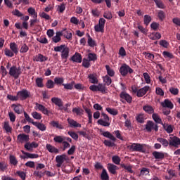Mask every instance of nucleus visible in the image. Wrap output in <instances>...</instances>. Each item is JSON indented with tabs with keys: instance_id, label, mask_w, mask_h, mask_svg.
Returning <instances> with one entry per match:
<instances>
[{
	"instance_id": "nucleus-21",
	"label": "nucleus",
	"mask_w": 180,
	"mask_h": 180,
	"mask_svg": "<svg viewBox=\"0 0 180 180\" xmlns=\"http://www.w3.org/2000/svg\"><path fill=\"white\" fill-rule=\"evenodd\" d=\"M162 108H168V109H174V104L169 99H165L160 103Z\"/></svg>"
},
{
	"instance_id": "nucleus-41",
	"label": "nucleus",
	"mask_w": 180,
	"mask_h": 180,
	"mask_svg": "<svg viewBox=\"0 0 180 180\" xmlns=\"http://www.w3.org/2000/svg\"><path fill=\"white\" fill-rule=\"evenodd\" d=\"M97 91H98V92H101L102 94H106L108 89H106V86H105V85L102 84H98L97 85Z\"/></svg>"
},
{
	"instance_id": "nucleus-59",
	"label": "nucleus",
	"mask_w": 180,
	"mask_h": 180,
	"mask_svg": "<svg viewBox=\"0 0 180 180\" xmlns=\"http://www.w3.org/2000/svg\"><path fill=\"white\" fill-rule=\"evenodd\" d=\"M54 82L56 84V85H61L64 82V78L63 77H55L54 78Z\"/></svg>"
},
{
	"instance_id": "nucleus-13",
	"label": "nucleus",
	"mask_w": 180,
	"mask_h": 180,
	"mask_svg": "<svg viewBox=\"0 0 180 180\" xmlns=\"http://www.w3.org/2000/svg\"><path fill=\"white\" fill-rule=\"evenodd\" d=\"M30 140V138L29 135H26L25 134H20L17 136V141L18 143H29V141Z\"/></svg>"
},
{
	"instance_id": "nucleus-33",
	"label": "nucleus",
	"mask_w": 180,
	"mask_h": 180,
	"mask_svg": "<svg viewBox=\"0 0 180 180\" xmlns=\"http://www.w3.org/2000/svg\"><path fill=\"white\" fill-rule=\"evenodd\" d=\"M33 125L35 126L36 127H37V129H39V130H41V131H44L46 129V125H44V124H41L40 122H32Z\"/></svg>"
},
{
	"instance_id": "nucleus-55",
	"label": "nucleus",
	"mask_w": 180,
	"mask_h": 180,
	"mask_svg": "<svg viewBox=\"0 0 180 180\" xmlns=\"http://www.w3.org/2000/svg\"><path fill=\"white\" fill-rule=\"evenodd\" d=\"M155 4L157 5L158 8L160 9H165V6L161 0H154Z\"/></svg>"
},
{
	"instance_id": "nucleus-40",
	"label": "nucleus",
	"mask_w": 180,
	"mask_h": 180,
	"mask_svg": "<svg viewBox=\"0 0 180 180\" xmlns=\"http://www.w3.org/2000/svg\"><path fill=\"white\" fill-rule=\"evenodd\" d=\"M143 109L148 115L154 114V108L151 105H144Z\"/></svg>"
},
{
	"instance_id": "nucleus-39",
	"label": "nucleus",
	"mask_w": 180,
	"mask_h": 180,
	"mask_svg": "<svg viewBox=\"0 0 180 180\" xmlns=\"http://www.w3.org/2000/svg\"><path fill=\"white\" fill-rule=\"evenodd\" d=\"M143 56H145V58L146 60H148L149 61H154V58H155V56L153 53H150L148 52H143Z\"/></svg>"
},
{
	"instance_id": "nucleus-30",
	"label": "nucleus",
	"mask_w": 180,
	"mask_h": 180,
	"mask_svg": "<svg viewBox=\"0 0 180 180\" xmlns=\"http://www.w3.org/2000/svg\"><path fill=\"white\" fill-rule=\"evenodd\" d=\"M10 49L14 54L17 55L19 53V49L18 48V44L15 42H11L10 44Z\"/></svg>"
},
{
	"instance_id": "nucleus-23",
	"label": "nucleus",
	"mask_w": 180,
	"mask_h": 180,
	"mask_svg": "<svg viewBox=\"0 0 180 180\" xmlns=\"http://www.w3.org/2000/svg\"><path fill=\"white\" fill-rule=\"evenodd\" d=\"M11 108H13V110L17 115H20L23 109V107L20 104H12Z\"/></svg>"
},
{
	"instance_id": "nucleus-43",
	"label": "nucleus",
	"mask_w": 180,
	"mask_h": 180,
	"mask_svg": "<svg viewBox=\"0 0 180 180\" xmlns=\"http://www.w3.org/2000/svg\"><path fill=\"white\" fill-rule=\"evenodd\" d=\"M101 179L109 180V174H108V172L105 169H103V171L101 174Z\"/></svg>"
},
{
	"instance_id": "nucleus-47",
	"label": "nucleus",
	"mask_w": 180,
	"mask_h": 180,
	"mask_svg": "<svg viewBox=\"0 0 180 180\" xmlns=\"http://www.w3.org/2000/svg\"><path fill=\"white\" fill-rule=\"evenodd\" d=\"M35 82L38 88H43V86H44V84H43V78L41 77H37L35 80Z\"/></svg>"
},
{
	"instance_id": "nucleus-19",
	"label": "nucleus",
	"mask_w": 180,
	"mask_h": 180,
	"mask_svg": "<svg viewBox=\"0 0 180 180\" xmlns=\"http://www.w3.org/2000/svg\"><path fill=\"white\" fill-rule=\"evenodd\" d=\"M47 60H49V58L41 55V53H39L38 55L33 57V61L44 63V61H47Z\"/></svg>"
},
{
	"instance_id": "nucleus-54",
	"label": "nucleus",
	"mask_w": 180,
	"mask_h": 180,
	"mask_svg": "<svg viewBox=\"0 0 180 180\" xmlns=\"http://www.w3.org/2000/svg\"><path fill=\"white\" fill-rule=\"evenodd\" d=\"M51 126H53V127H56V129H64L63 125H61V124L58 123V122L57 121H52L51 122Z\"/></svg>"
},
{
	"instance_id": "nucleus-8",
	"label": "nucleus",
	"mask_w": 180,
	"mask_h": 180,
	"mask_svg": "<svg viewBox=\"0 0 180 180\" xmlns=\"http://www.w3.org/2000/svg\"><path fill=\"white\" fill-rule=\"evenodd\" d=\"M120 101L124 103V101L127 103H131L133 102V97L127 94L126 91H122L120 94Z\"/></svg>"
},
{
	"instance_id": "nucleus-14",
	"label": "nucleus",
	"mask_w": 180,
	"mask_h": 180,
	"mask_svg": "<svg viewBox=\"0 0 180 180\" xmlns=\"http://www.w3.org/2000/svg\"><path fill=\"white\" fill-rule=\"evenodd\" d=\"M129 148L132 151H138L139 153L143 152V150L144 148V146L141 145V143H131V146H129Z\"/></svg>"
},
{
	"instance_id": "nucleus-2",
	"label": "nucleus",
	"mask_w": 180,
	"mask_h": 180,
	"mask_svg": "<svg viewBox=\"0 0 180 180\" xmlns=\"http://www.w3.org/2000/svg\"><path fill=\"white\" fill-rule=\"evenodd\" d=\"M131 92L133 95H136L137 98H143V96H144V95H146L147 92L150 91V87L149 86H145L144 87L139 89L137 86L132 85L131 86Z\"/></svg>"
},
{
	"instance_id": "nucleus-48",
	"label": "nucleus",
	"mask_w": 180,
	"mask_h": 180,
	"mask_svg": "<svg viewBox=\"0 0 180 180\" xmlns=\"http://www.w3.org/2000/svg\"><path fill=\"white\" fill-rule=\"evenodd\" d=\"M105 110H107L110 115H112V116H116L119 113L117 110L115 108H106Z\"/></svg>"
},
{
	"instance_id": "nucleus-45",
	"label": "nucleus",
	"mask_w": 180,
	"mask_h": 180,
	"mask_svg": "<svg viewBox=\"0 0 180 180\" xmlns=\"http://www.w3.org/2000/svg\"><path fill=\"white\" fill-rule=\"evenodd\" d=\"M27 12L29 15L31 16H34V18H37V13L36 12V10L33 7H30L27 9Z\"/></svg>"
},
{
	"instance_id": "nucleus-64",
	"label": "nucleus",
	"mask_w": 180,
	"mask_h": 180,
	"mask_svg": "<svg viewBox=\"0 0 180 180\" xmlns=\"http://www.w3.org/2000/svg\"><path fill=\"white\" fill-rule=\"evenodd\" d=\"M158 17L159 18L160 20H164V19H165V13L162 11H160L158 13Z\"/></svg>"
},
{
	"instance_id": "nucleus-10",
	"label": "nucleus",
	"mask_w": 180,
	"mask_h": 180,
	"mask_svg": "<svg viewBox=\"0 0 180 180\" xmlns=\"http://www.w3.org/2000/svg\"><path fill=\"white\" fill-rule=\"evenodd\" d=\"M145 129L146 131H148V133H151L153 130H155V131H158V125H157V124L154 123L153 121H148L145 125Z\"/></svg>"
},
{
	"instance_id": "nucleus-12",
	"label": "nucleus",
	"mask_w": 180,
	"mask_h": 180,
	"mask_svg": "<svg viewBox=\"0 0 180 180\" xmlns=\"http://www.w3.org/2000/svg\"><path fill=\"white\" fill-rule=\"evenodd\" d=\"M169 146L178 148L180 146V139L176 136H170L169 139Z\"/></svg>"
},
{
	"instance_id": "nucleus-26",
	"label": "nucleus",
	"mask_w": 180,
	"mask_h": 180,
	"mask_svg": "<svg viewBox=\"0 0 180 180\" xmlns=\"http://www.w3.org/2000/svg\"><path fill=\"white\" fill-rule=\"evenodd\" d=\"M51 102L52 103L56 105V106H58V108H61L63 105V101L57 97H53L51 98Z\"/></svg>"
},
{
	"instance_id": "nucleus-6",
	"label": "nucleus",
	"mask_w": 180,
	"mask_h": 180,
	"mask_svg": "<svg viewBox=\"0 0 180 180\" xmlns=\"http://www.w3.org/2000/svg\"><path fill=\"white\" fill-rule=\"evenodd\" d=\"M8 74L11 77L15 78V79H18L22 74V69H20V67L18 68L15 65H13L10 68Z\"/></svg>"
},
{
	"instance_id": "nucleus-31",
	"label": "nucleus",
	"mask_w": 180,
	"mask_h": 180,
	"mask_svg": "<svg viewBox=\"0 0 180 180\" xmlns=\"http://www.w3.org/2000/svg\"><path fill=\"white\" fill-rule=\"evenodd\" d=\"M105 70L108 77H115V70L109 65H105Z\"/></svg>"
},
{
	"instance_id": "nucleus-62",
	"label": "nucleus",
	"mask_w": 180,
	"mask_h": 180,
	"mask_svg": "<svg viewBox=\"0 0 180 180\" xmlns=\"http://www.w3.org/2000/svg\"><path fill=\"white\" fill-rule=\"evenodd\" d=\"M32 116L37 120H41V114H40L36 111L32 112Z\"/></svg>"
},
{
	"instance_id": "nucleus-58",
	"label": "nucleus",
	"mask_w": 180,
	"mask_h": 180,
	"mask_svg": "<svg viewBox=\"0 0 180 180\" xmlns=\"http://www.w3.org/2000/svg\"><path fill=\"white\" fill-rule=\"evenodd\" d=\"M150 28L152 30H154L155 32L158 30L160 29V23H158L156 22H153L150 24Z\"/></svg>"
},
{
	"instance_id": "nucleus-56",
	"label": "nucleus",
	"mask_w": 180,
	"mask_h": 180,
	"mask_svg": "<svg viewBox=\"0 0 180 180\" xmlns=\"http://www.w3.org/2000/svg\"><path fill=\"white\" fill-rule=\"evenodd\" d=\"M55 143H58L59 144L63 143L64 141V137L61 136H56L53 138Z\"/></svg>"
},
{
	"instance_id": "nucleus-61",
	"label": "nucleus",
	"mask_w": 180,
	"mask_h": 180,
	"mask_svg": "<svg viewBox=\"0 0 180 180\" xmlns=\"http://www.w3.org/2000/svg\"><path fill=\"white\" fill-rule=\"evenodd\" d=\"M4 54L7 56V57H13V56H15V53L8 48L5 49Z\"/></svg>"
},
{
	"instance_id": "nucleus-4",
	"label": "nucleus",
	"mask_w": 180,
	"mask_h": 180,
	"mask_svg": "<svg viewBox=\"0 0 180 180\" xmlns=\"http://www.w3.org/2000/svg\"><path fill=\"white\" fill-rule=\"evenodd\" d=\"M106 20L103 18H101L98 20V23L94 26V30L97 33H105V24Z\"/></svg>"
},
{
	"instance_id": "nucleus-29",
	"label": "nucleus",
	"mask_w": 180,
	"mask_h": 180,
	"mask_svg": "<svg viewBox=\"0 0 180 180\" xmlns=\"http://www.w3.org/2000/svg\"><path fill=\"white\" fill-rule=\"evenodd\" d=\"M149 39L150 40H160L161 39V34L160 32H152L149 35Z\"/></svg>"
},
{
	"instance_id": "nucleus-46",
	"label": "nucleus",
	"mask_w": 180,
	"mask_h": 180,
	"mask_svg": "<svg viewBox=\"0 0 180 180\" xmlns=\"http://www.w3.org/2000/svg\"><path fill=\"white\" fill-rule=\"evenodd\" d=\"M121 168H124L130 174H133V167L130 165H126L124 164H121Z\"/></svg>"
},
{
	"instance_id": "nucleus-37",
	"label": "nucleus",
	"mask_w": 180,
	"mask_h": 180,
	"mask_svg": "<svg viewBox=\"0 0 180 180\" xmlns=\"http://www.w3.org/2000/svg\"><path fill=\"white\" fill-rule=\"evenodd\" d=\"M152 117L154 122H155V123H158L159 124H162V120L161 119V117H160V115H158V114L153 113L152 115Z\"/></svg>"
},
{
	"instance_id": "nucleus-52",
	"label": "nucleus",
	"mask_w": 180,
	"mask_h": 180,
	"mask_svg": "<svg viewBox=\"0 0 180 180\" xmlns=\"http://www.w3.org/2000/svg\"><path fill=\"white\" fill-rule=\"evenodd\" d=\"M82 67H84V68H89V67H91L90 60H89V59H86V58H83Z\"/></svg>"
},
{
	"instance_id": "nucleus-36",
	"label": "nucleus",
	"mask_w": 180,
	"mask_h": 180,
	"mask_svg": "<svg viewBox=\"0 0 180 180\" xmlns=\"http://www.w3.org/2000/svg\"><path fill=\"white\" fill-rule=\"evenodd\" d=\"M84 110H85L86 113H87L88 115L89 123L90 124H92V111L87 107H84Z\"/></svg>"
},
{
	"instance_id": "nucleus-38",
	"label": "nucleus",
	"mask_w": 180,
	"mask_h": 180,
	"mask_svg": "<svg viewBox=\"0 0 180 180\" xmlns=\"http://www.w3.org/2000/svg\"><path fill=\"white\" fill-rule=\"evenodd\" d=\"M77 116H82L84 115V110L79 107L74 108L72 110Z\"/></svg>"
},
{
	"instance_id": "nucleus-11",
	"label": "nucleus",
	"mask_w": 180,
	"mask_h": 180,
	"mask_svg": "<svg viewBox=\"0 0 180 180\" xmlns=\"http://www.w3.org/2000/svg\"><path fill=\"white\" fill-rule=\"evenodd\" d=\"M35 110H39V112H41L44 115H52L53 113L51 111L49 110L47 108H46L44 105L39 104V103H35Z\"/></svg>"
},
{
	"instance_id": "nucleus-28",
	"label": "nucleus",
	"mask_w": 180,
	"mask_h": 180,
	"mask_svg": "<svg viewBox=\"0 0 180 180\" xmlns=\"http://www.w3.org/2000/svg\"><path fill=\"white\" fill-rule=\"evenodd\" d=\"M61 36H63V32H56V35L52 37L53 43H60L61 41Z\"/></svg>"
},
{
	"instance_id": "nucleus-3",
	"label": "nucleus",
	"mask_w": 180,
	"mask_h": 180,
	"mask_svg": "<svg viewBox=\"0 0 180 180\" xmlns=\"http://www.w3.org/2000/svg\"><path fill=\"white\" fill-rule=\"evenodd\" d=\"M101 117L103 118L97 121L98 124L103 126L104 127H109L110 126V118H109V116L104 112H102Z\"/></svg>"
},
{
	"instance_id": "nucleus-63",
	"label": "nucleus",
	"mask_w": 180,
	"mask_h": 180,
	"mask_svg": "<svg viewBox=\"0 0 180 180\" xmlns=\"http://www.w3.org/2000/svg\"><path fill=\"white\" fill-rule=\"evenodd\" d=\"M136 121L139 123H144V114H139L136 116Z\"/></svg>"
},
{
	"instance_id": "nucleus-20",
	"label": "nucleus",
	"mask_w": 180,
	"mask_h": 180,
	"mask_svg": "<svg viewBox=\"0 0 180 180\" xmlns=\"http://www.w3.org/2000/svg\"><path fill=\"white\" fill-rule=\"evenodd\" d=\"M107 168H108L109 172L110 174H112V175H116V174H117L116 171H117L119 169L117 166H116V165H115L112 163H108V166H107Z\"/></svg>"
},
{
	"instance_id": "nucleus-16",
	"label": "nucleus",
	"mask_w": 180,
	"mask_h": 180,
	"mask_svg": "<svg viewBox=\"0 0 180 180\" xmlns=\"http://www.w3.org/2000/svg\"><path fill=\"white\" fill-rule=\"evenodd\" d=\"M46 148L49 153H51L52 154H58V153H60V150H58V148H56V146L50 143H47L46 145Z\"/></svg>"
},
{
	"instance_id": "nucleus-27",
	"label": "nucleus",
	"mask_w": 180,
	"mask_h": 180,
	"mask_svg": "<svg viewBox=\"0 0 180 180\" xmlns=\"http://www.w3.org/2000/svg\"><path fill=\"white\" fill-rule=\"evenodd\" d=\"M101 134H102V136H103V137H106L107 139H109L112 141H116V140H117L116 137H115V136H113V134H110V132H109L108 131L102 132Z\"/></svg>"
},
{
	"instance_id": "nucleus-18",
	"label": "nucleus",
	"mask_w": 180,
	"mask_h": 180,
	"mask_svg": "<svg viewBox=\"0 0 180 180\" xmlns=\"http://www.w3.org/2000/svg\"><path fill=\"white\" fill-rule=\"evenodd\" d=\"M70 60L73 61V63H82V56H81V53L76 52L75 55H73Z\"/></svg>"
},
{
	"instance_id": "nucleus-32",
	"label": "nucleus",
	"mask_w": 180,
	"mask_h": 180,
	"mask_svg": "<svg viewBox=\"0 0 180 180\" xmlns=\"http://www.w3.org/2000/svg\"><path fill=\"white\" fill-rule=\"evenodd\" d=\"M9 160H10V164H11V165H13L14 167H16L19 162L18 161V159L16 158V156L13 155H10Z\"/></svg>"
},
{
	"instance_id": "nucleus-24",
	"label": "nucleus",
	"mask_w": 180,
	"mask_h": 180,
	"mask_svg": "<svg viewBox=\"0 0 180 180\" xmlns=\"http://www.w3.org/2000/svg\"><path fill=\"white\" fill-rule=\"evenodd\" d=\"M89 81L91 84H98L99 80L98 79V75L96 74H90L88 76Z\"/></svg>"
},
{
	"instance_id": "nucleus-42",
	"label": "nucleus",
	"mask_w": 180,
	"mask_h": 180,
	"mask_svg": "<svg viewBox=\"0 0 180 180\" xmlns=\"http://www.w3.org/2000/svg\"><path fill=\"white\" fill-rule=\"evenodd\" d=\"M62 32H63V36H64L65 39H68V40H70V39H72V33H71V31L65 30L62 31Z\"/></svg>"
},
{
	"instance_id": "nucleus-9",
	"label": "nucleus",
	"mask_w": 180,
	"mask_h": 180,
	"mask_svg": "<svg viewBox=\"0 0 180 180\" xmlns=\"http://www.w3.org/2000/svg\"><path fill=\"white\" fill-rule=\"evenodd\" d=\"M18 100L26 101V99L30 98V91L27 89H22L17 93Z\"/></svg>"
},
{
	"instance_id": "nucleus-35",
	"label": "nucleus",
	"mask_w": 180,
	"mask_h": 180,
	"mask_svg": "<svg viewBox=\"0 0 180 180\" xmlns=\"http://www.w3.org/2000/svg\"><path fill=\"white\" fill-rule=\"evenodd\" d=\"M3 129L6 130V133H12V127L9 125V121L4 122Z\"/></svg>"
},
{
	"instance_id": "nucleus-44",
	"label": "nucleus",
	"mask_w": 180,
	"mask_h": 180,
	"mask_svg": "<svg viewBox=\"0 0 180 180\" xmlns=\"http://www.w3.org/2000/svg\"><path fill=\"white\" fill-rule=\"evenodd\" d=\"M103 79L105 85L109 86L110 85V84H112V78H110V76L109 75H105L103 77Z\"/></svg>"
},
{
	"instance_id": "nucleus-5",
	"label": "nucleus",
	"mask_w": 180,
	"mask_h": 180,
	"mask_svg": "<svg viewBox=\"0 0 180 180\" xmlns=\"http://www.w3.org/2000/svg\"><path fill=\"white\" fill-rule=\"evenodd\" d=\"M120 72L122 77L127 76V74H133L134 70L126 63H123L120 68Z\"/></svg>"
},
{
	"instance_id": "nucleus-17",
	"label": "nucleus",
	"mask_w": 180,
	"mask_h": 180,
	"mask_svg": "<svg viewBox=\"0 0 180 180\" xmlns=\"http://www.w3.org/2000/svg\"><path fill=\"white\" fill-rule=\"evenodd\" d=\"M22 153L24 155V156H22L21 158L22 160H26L27 158H39V155L34 154V153H29L27 152H25V150H21Z\"/></svg>"
},
{
	"instance_id": "nucleus-25",
	"label": "nucleus",
	"mask_w": 180,
	"mask_h": 180,
	"mask_svg": "<svg viewBox=\"0 0 180 180\" xmlns=\"http://www.w3.org/2000/svg\"><path fill=\"white\" fill-rule=\"evenodd\" d=\"M152 154L155 160H164L165 158V155L162 152L154 151Z\"/></svg>"
},
{
	"instance_id": "nucleus-60",
	"label": "nucleus",
	"mask_w": 180,
	"mask_h": 180,
	"mask_svg": "<svg viewBox=\"0 0 180 180\" xmlns=\"http://www.w3.org/2000/svg\"><path fill=\"white\" fill-rule=\"evenodd\" d=\"M74 84H75V82H72L71 83L69 84H63V86H64L65 89H72L74 88Z\"/></svg>"
},
{
	"instance_id": "nucleus-22",
	"label": "nucleus",
	"mask_w": 180,
	"mask_h": 180,
	"mask_svg": "<svg viewBox=\"0 0 180 180\" xmlns=\"http://www.w3.org/2000/svg\"><path fill=\"white\" fill-rule=\"evenodd\" d=\"M68 123L70 127H82L81 124L78 123L77 121L74 120V119L68 118Z\"/></svg>"
},
{
	"instance_id": "nucleus-57",
	"label": "nucleus",
	"mask_w": 180,
	"mask_h": 180,
	"mask_svg": "<svg viewBox=\"0 0 180 180\" xmlns=\"http://www.w3.org/2000/svg\"><path fill=\"white\" fill-rule=\"evenodd\" d=\"M68 134H69V136H70L73 140H75V141H78V135L75 131H68Z\"/></svg>"
},
{
	"instance_id": "nucleus-50",
	"label": "nucleus",
	"mask_w": 180,
	"mask_h": 180,
	"mask_svg": "<svg viewBox=\"0 0 180 180\" xmlns=\"http://www.w3.org/2000/svg\"><path fill=\"white\" fill-rule=\"evenodd\" d=\"M89 60L91 61H96L98 60V57L96 56V53H89L88 54V59Z\"/></svg>"
},
{
	"instance_id": "nucleus-7",
	"label": "nucleus",
	"mask_w": 180,
	"mask_h": 180,
	"mask_svg": "<svg viewBox=\"0 0 180 180\" xmlns=\"http://www.w3.org/2000/svg\"><path fill=\"white\" fill-rule=\"evenodd\" d=\"M69 160L70 158L65 154L57 155L56 158L57 168H60L61 165L64 164V161H68Z\"/></svg>"
},
{
	"instance_id": "nucleus-1",
	"label": "nucleus",
	"mask_w": 180,
	"mask_h": 180,
	"mask_svg": "<svg viewBox=\"0 0 180 180\" xmlns=\"http://www.w3.org/2000/svg\"><path fill=\"white\" fill-rule=\"evenodd\" d=\"M54 51L56 53H61L62 60H65V63H67V59L70 57V48L65 44H62L54 47Z\"/></svg>"
},
{
	"instance_id": "nucleus-34",
	"label": "nucleus",
	"mask_w": 180,
	"mask_h": 180,
	"mask_svg": "<svg viewBox=\"0 0 180 180\" xmlns=\"http://www.w3.org/2000/svg\"><path fill=\"white\" fill-rule=\"evenodd\" d=\"M157 141H158L159 143H161L163 147H167L168 146H169V141L165 139V138L159 137L157 139Z\"/></svg>"
},
{
	"instance_id": "nucleus-49",
	"label": "nucleus",
	"mask_w": 180,
	"mask_h": 180,
	"mask_svg": "<svg viewBox=\"0 0 180 180\" xmlns=\"http://www.w3.org/2000/svg\"><path fill=\"white\" fill-rule=\"evenodd\" d=\"M112 162L115 164L116 165H120V161H122V159H120V157L118 155H114L112 158Z\"/></svg>"
},
{
	"instance_id": "nucleus-51",
	"label": "nucleus",
	"mask_w": 180,
	"mask_h": 180,
	"mask_svg": "<svg viewBox=\"0 0 180 180\" xmlns=\"http://www.w3.org/2000/svg\"><path fill=\"white\" fill-rule=\"evenodd\" d=\"M151 20H152L151 16H150L148 15H144V18H143L144 25H146V26H148V25H150V22H151Z\"/></svg>"
},
{
	"instance_id": "nucleus-15",
	"label": "nucleus",
	"mask_w": 180,
	"mask_h": 180,
	"mask_svg": "<svg viewBox=\"0 0 180 180\" xmlns=\"http://www.w3.org/2000/svg\"><path fill=\"white\" fill-rule=\"evenodd\" d=\"M37 147H39V143H37L34 141L32 142V143L27 142L24 146V148L27 151H33V148H37Z\"/></svg>"
},
{
	"instance_id": "nucleus-53",
	"label": "nucleus",
	"mask_w": 180,
	"mask_h": 180,
	"mask_svg": "<svg viewBox=\"0 0 180 180\" xmlns=\"http://www.w3.org/2000/svg\"><path fill=\"white\" fill-rule=\"evenodd\" d=\"M87 43L90 47H95L96 46V43L92 38L91 37V35L88 34V41Z\"/></svg>"
}]
</instances>
